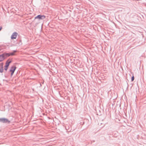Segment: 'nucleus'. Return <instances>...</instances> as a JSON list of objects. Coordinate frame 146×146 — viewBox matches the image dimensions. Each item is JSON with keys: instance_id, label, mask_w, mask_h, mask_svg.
Listing matches in <instances>:
<instances>
[{"instance_id": "1", "label": "nucleus", "mask_w": 146, "mask_h": 146, "mask_svg": "<svg viewBox=\"0 0 146 146\" xmlns=\"http://www.w3.org/2000/svg\"><path fill=\"white\" fill-rule=\"evenodd\" d=\"M45 18V16L44 15H39L35 17V19H38L40 20H42Z\"/></svg>"}, {"instance_id": "2", "label": "nucleus", "mask_w": 146, "mask_h": 146, "mask_svg": "<svg viewBox=\"0 0 146 146\" xmlns=\"http://www.w3.org/2000/svg\"><path fill=\"white\" fill-rule=\"evenodd\" d=\"M6 58L5 53L0 55V62L3 61Z\"/></svg>"}, {"instance_id": "3", "label": "nucleus", "mask_w": 146, "mask_h": 146, "mask_svg": "<svg viewBox=\"0 0 146 146\" xmlns=\"http://www.w3.org/2000/svg\"><path fill=\"white\" fill-rule=\"evenodd\" d=\"M16 51H14L13 52L9 53H5V54L6 57H9L10 56H13L15 55V53L16 52Z\"/></svg>"}, {"instance_id": "4", "label": "nucleus", "mask_w": 146, "mask_h": 146, "mask_svg": "<svg viewBox=\"0 0 146 146\" xmlns=\"http://www.w3.org/2000/svg\"><path fill=\"white\" fill-rule=\"evenodd\" d=\"M11 62V61H9V60H8L6 62L5 65V70L6 71L9 67V65L10 63Z\"/></svg>"}, {"instance_id": "5", "label": "nucleus", "mask_w": 146, "mask_h": 146, "mask_svg": "<svg viewBox=\"0 0 146 146\" xmlns=\"http://www.w3.org/2000/svg\"><path fill=\"white\" fill-rule=\"evenodd\" d=\"M18 33L16 32L14 33L12 35L11 38V39H16Z\"/></svg>"}, {"instance_id": "6", "label": "nucleus", "mask_w": 146, "mask_h": 146, "mask_svg": "<svg viewBox=\"0 0 146 146\" xmlns=\"http://www.w3.org/2000/svg\"><path fill=\"white\" fill-rule=\"evenodd\" d=\"M0 121L3 123H10V121L8 119L4 118H0Z\"/></svg>"}, {"instance_id": "7", "label": "nucleus", "mask_w": 146, "mask_h": 146, "mask_svg": "<svg viewBox=\"0 0 146 146\" xmlns=\"http://www.w3.org/2000/svg\"><path fill=\"white\" fill-rule=\"evenodd\" d=\"M16 68V67L15 66H13L11 68L10 71L11 72V76L13 74Z\"/></svg>"}, {"instance_id": "8", "label": "nucleus", "mask_w": 146, "mask_h": 146, "mask_svg": "<svg viewBox=\"0 0 146 146\" xmlns=\"http://www.w3.org/2000/svg\"><path fill=\"white\" fill-rule=\"evenodd\" d=\"M3 63L0 64V72L2 73L3 72Z\"/></svg>"}, {"instance_id": "9", "label": "nucleus", "mask_w": 146, "mask_h": 146, "mask_svg": "<svg viewBox=\"0 0 146 146\" xmlns=\"http://www.w3.org/2000/svg\"><path fill=\"white\" fill-rule=\"evenodd\" d=\"M134 80V76H133L131 78V80L132 81H133Z\"/></svg>"}, {"instance_id": "10", "label": "nucleus", "mask_w": 146, "mask_h": 146, "mask_svg": "<svg viewBox=\"0 0 146 146\" xmlns=\"http://www.w3.org/2000/svg\"><path fill=\"white\" fill-rule=\"evenodd\" d=\"M2 29V27H1V28H0V31L1 30V29Z\"/></svg>"}, {"instance_id": "11", "label": "nucleus", "mask_w": 146, "mask_h": 146, "mask_svg": "<svg viewBox=\"0 0 146 146\" xmlns=\"http://www.w3.org/2000/svg\"><path fill=\"white\" fill-rule=\"evenodd\" d=\"M1 49H0V51H1Z\"/></svg>"}]
</instances>
